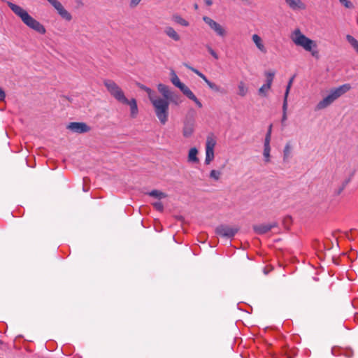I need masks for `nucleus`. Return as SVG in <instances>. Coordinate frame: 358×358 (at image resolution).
I'll list each match as a JSON object with an SVG mask.
<instances>
[{"instance_id":"obj_1","label":"nucleus","mask_w":358,"mask_h":358,"mask_svg":"<svg viewBox=\"0 0 358 358\" xmlns=\"http://www.w3.org/2000/svg\"><path fill=\"white\" fill-rule=\"evenodd\" d=\"M7 4L10 10L30 29L36 31L41 34H45L46 29L45 27L38 21L32 17L25 10L18 5L10 1H8Z\"/></svg>"},{"instance_id":"obj_2","label":"nucleus","mask_w":358,"mask_h":358,"mask_svg":"<svg viewBox=\"0 0 358 358\" xmlns=\"http://www.w3.org/2000/svg\"><path fill=\"white\" fill-rule=\"evenodd\" d=\"M155 113L162 124H165L169 120V100L162 99L157 94L150 100Z\"/></svg>"},{"instance_id":"obj_3","label":"nucleus","mask_w":358,"mask_h":358,"mask_svg":"<svg viewBox=\"0 0 358 358\" xmlns=\"http://www.w3.org/2000/svg\"><path fill=\"white\" fill-rule=\"evenodd\" d=\"M350 89L351 85L348 83L331 89L329 94L317 104L316 109L322 110L328 107L337 99L350 91Z\"/></svg>"},{"instance_id":"obj_4","label":"nucleus","mask_w":358,"mask_h":358,"mask_svg":"<svg viewBox=\"0 0 358 358\" xmlns=\"http://www.w3.org/2000/svg\"><path fill=\"white\" fill-rule=\"evenodd\" d=\"M291 39L297 46L302 47L305 50L311 52L313 57H317L318 52L313 51V48H316V43L303 34L299 29H295L291 36Z\"/></svg>"},{"instance_id":"obj_5","label":"nucleus","mask_w":358,"mask_h":358,"mask_svg":"<svg viewBox=\"0 0 358 358\" xmlns=\"http://www.w3.org/2000/svg\"><path fill=\"white\" fill-rule=\"evenodd\" d=\"M170 74L172 84L179 88L182 94L189 99L194 101L199 108H201L203 107L201 102L197 99L191 90L180 80L176 72L173 70H171Z\"/></svg>"},{"instance_id":"obj_6","label":"nucleus","mask_w":358,"mask_h":358,"mask_svg":"<svg viewBox=\"0 0 358 358\" xmlns=\"http://www.w3.org/2000/svg\"><path fill=\"white\" fill-rule=\"evenodd\" d=\"M104 86L110 95L120 103H127V99L124 96L122 90L112 80H105Z\"/></svg>"},{"instance_id":"obj_7","label":"nucleus","mask_w":358,"mask_h":358,"mask_svg":"<svg viewBox=\"0 0 358 358\" xmlns=\"http://www.w3.org/2000/svg\"><path fill=\"white\" fill-rule=\"evenodd\" d=\"M202 19L203 22L208 24V27L216 34L217 36L221 38H224L227 36V31L226 29L220 24L208 16H203Z\"/></svg>"},{"instance_id":"obj_8","label":"nucleus","mask_w":358,"mask_h":358,"mask_svg":"<svg viewBox=\"0 0 358 358\" xmlns=\"http://www.w3.org/2000/svg\"><path fill=\"white\" fill-rule=\"evenodd\" d=\"M239 228L237 227H231L227 224H221L216 227V234L227 238H232L238 231Z\"/></svg>"},{"instance_id":"obj_9","label":"nucleus","mask_w":358,"mask_h":358,"mask_svg":"<svg viewBox=\"0 0 358 358\" xmlns=\"http://www.w3.org/2000/svg\"><path fill=\"white\" fill-rule=\"evenodd\" d=\"M185 67H187L188 69L191 70L192 72L196 73L197 76H199L208 85V86L213 91L217 92H221L224 93V90L219 85H216L215 83L210 81L207 77L200 72L199 70L190 66L187 64H184Z\"/></svg>"},{"instance_id":"obj_10","label":"nucleus","mask_w":358,"mask_h":358,"mask_svg":"<svg viewBox=\"0 0 358 358\" xmlns=\"http://www.w3.org/2000/svg\"><path fill=\"white\" fill-rule=\"evenodd\" d=\"M216 141L212 137H208L206 143V159L205 164H210L214 159V148Z\"/></svg>"},{"instance_id":"obj_11","label":"nucleus","mask_w":358,"mask_h":358,"mask_svg":"<svg viewBox=\"0 0 358 358\" xmlns=\"http://www.w3.org/2000/svg\"><path fill=\"white\" fill-rule=\"evenodd\" d=\"M57 11L58 14L62 18L66 21H71L72 20L71 14L66 10L62 4L57 0H47Z\"/></svg>"},{"instance_id":"obj_12","label":"nucleus","mask_w":358,"mask_h":358,"mask_svg":"<svg viewBox=\"0 0 358 358\" xmlns=\"http://www.w3.org/2000/svg\"><path fill=\"white\" fill-rule=\"evenodd\" d=\"M66 128L72 132L77 134L87 133L91 130V127L85 122H70Z\"/></svg>"},{"instance_id":"obj_13","label":"nucleus","mask_w":358,"mask_h":358,"mask_svg":"<svg viewBox=\"0 0 358 358\" xmlns=\"http://www.w3.org/2000/svg\"><path fill=\"white\" fill-rule=\"evenodd\" d=\"M266 83L264 84L259 89V94L262 96H266L268 94V91L271 89L274 76L275 73L274 72H266Z\"/></svg>"},{"instance_id":"obj_14","label":"nucleus","mask_w":358,"mask_h":358,"mask_svg":"<svg viewBox=\"0 0 358 358\" xmlns=\"http://www.w3.org/2000/svg\"><path fill=\"white\" fill-rule=\"evenodd\" d=\"M278 223L273 222L269 224H262L259 225H254L253 230L257 234H264L271 230L273 228L277 227Z\"/></svg>"},{"instance_id":"obj_15","label":"nucleus","mask_w":358,"mask_h":358,"mask_svg":"<svg viewBox=\"0 0 358 358\" xmlns=\"http://www.w3.org/2000/svg\"><path fill=\"white\" fill-rule=\"evenodd\" d=\"M195 122L194 120H185L182 128V135L185 138L190 137L194 131Z\"/></svg>"},{"instance_id":"obj_16","label":"nucleus","mask_w":358,"mask_h":358,"mask_svg":"<svg viewBox=\"0 0 358 358\" xmlns=\"http://www.w3.org/2000/svg\"><path fill=\"white\" fill-rule=\"evenodd\" d=\"M285 3L293 10L306 8V5L301 0H285Z\"/></svg>"},{"instance_id":"obj_17","label":"nucleus","mask_w":358,"mask_h":358,"mask_svg":"<svg viewBox=\"0 0 358 358\" xmlns=\"http://www.w3.org/2000/svg\"><path fill=\"white\" fill-rule=\"evenodd\" d=\"M122 103L129 105L130 106L131 117L132 118H135L138 113V109L136 100L135 99H131V100L127 99V103Z\"/></svg>"},{"instance_id":"obj_18","label":"nucleus","mask_w":358,"mask_h":358,"mask_svg":"<svg viewBox=\"0 0 358 358\" xmlns=\"http://www.w3.org/2000/svg\"><path fill=\"white\" fill-rule=\"evenodd\" d=\"M165 34L174 41H179L180 39V35L172 27H166L164 29Z\"/></svg>"},{"instance_id":"obj_19","label":"nucleus","mask_w":358,"mask_h":358,"mask_svg":"<svg viewBox=\"0 0 358 358\" xmlns=\"http://www.w3.org/2000/svg\"><path fill=\"white\" fill-rule=\"evenodd\" d=\"M252 41L256 45L257 48L263 53H266L267 52L262 38L257 34H253L252 37Z\"/></svg>"},{"instance_id":"obj_20","label":"nucleus","mask_w":358,"mask_h":358,"mask_svg":"<svg viewBox=\"0 0 358 358\" xmlns=\"http://www.w3.org/2000/svg\"><path fill=\"white\" fill-rule=\"evenodd\" d=\"M157 90L162 95V99H167L169 97V96L171 94V93L173 92L172 91L170 90L169 86H167L164 84H162V83H159L157 85Z\"/></svg>"},{"instance_id":"obj_21","label":"nucleus","mask_w":358,"mask_h":358,"mask_svg":"<svg viewBox=\"0 0 358 358\" xmlns=\"http://www.w3.org/2000/svg\"><path fill=\"white\" fill-rule=\"evenodd\" d=\"M167 100H169V104L171 103L176 106H179L182 102L181 96L174 92L171 93Z\"/></svg>"},{"instance_id":"obj_22","label":"nucleus","mask_w":358,"mask_h":358,"mask_svg":"<svg viewBox=\"0 0 358 358\" xmlns=\"http://www.w3.org/2000/svg\"><path fill=\"white\" fill-rule=\"evenodd\" d=\"M198 150L196 148H192L189 150L188 154V160L192 162H198L199 159L197 157Z\"/></svg>"},{"instance_id":"obj_23","label":"nucleus","mask_w":358,"mask_h":358,"mask_svg":"<svg viewBox=\"0 0 358 358\" xmlns=\"http://www.w3.org/2000/svg\"><path fill=\"white\" fill-rule=\"evenodd\" d=\"M173 20L176 23H177L180 25H182L183 27H188L189 25V23L188 21H187L186 20L182 18L180 15H177V14L173 15Z\"/></svg>"},{"instance_id":"obj_24","label":"nucleus","mask_w":358,"mask_h":358,"mask_svg":"<svg viewBox=\"0 0 358 358\" xmlns=\"http://www.w3.org/2000/svg\"><path fill=\"white\" fill-rule=\"evenodd\" d=\"M137 86L140 89L143 90H144L145 92H147L148 98H149L150 100L151 99V98H153L157 94L152 90H151L150 87H146L145 85H144L143 84L137 83Z\"/></svg>"},{"instance_id":"obj_25","label":"nucleus","mask_w":358,"mask_h":358,"mask_svg":"<svg viewBox=\"0 0 358 358\" xmlns=\"http://www.w3.org/2000/svg\"><path fill=\"white\" fill-rule=\"evenodd\" d=\"M346 40L358 53V41L350 34L346 36Z\"/></svg>"},{"instance_id":"obj_26","label":"nucleus","mask_w":358,"mask_h":358,"mask_svg":"<svg viewBox=\"0 0 358 358\" xmlns=\"http://www.w3.org/2000/svg\"><path fill=\"white\" fill-rule=\"evenodd\" d=\"M148 195L159 199L166 198L167 196L165 193L157 189L148 192Z\"/></svg>"},{"instance_id":"obj_27","label":"nucleus","mask_w":358,"mask_h":358,"mask_svg":"<svg viewBox=\"0 0 358 358\" xmlns=\"http://www.w3.org/2000/svg\"><path fill=\"white\" fill-rule=\"evenodd\" d=\"M292 146L290 143H287L283 150V160L287 161L291 155Z\"/></svg>"},{"instance_id":"obj_28","label":"nucleus","mask_w":358,"mask_h":358,"mask_svg":"<svg viewBox=\"0 0 358 358\" xmlns=\"http://www.w3.org/2000/svg\"><path fill=\"white\" fill-rule=\"evenodd\" d=\"M238 95L241 96H245L246 94L248 93V87L245 86V83L243 82H240L238 85Z\"/></svg>"},{"instance_id":"obj_29","label":"nucleus","mask_w":358,"mask_h":358,"mask_svg":"<svg viewBox=\"0 0 358 358\" xmlns=\"http://www.w3.org/2000/svg\"><path fill=\"white\" fill-rule=\"evenodd\" d=\"M287 106H288L287 101L283 100V103H282V120H281V123H282V125L285 124V121L287 119Z\"/></svg>"},{"instance_id":"obj_30","label":"nucleus","mask_w":358,"mask_h":358,"mask_svg":"<svg viewBox=\"0 0 358 358\" xmlns=\"http://www.w3.org/2000/svg\"><path fill=\"white\" fill-rule=\"evenodd\" d=\"M270 152H271V146L270 145H264V152L263 155L264 157V161L266 162H270Z\"/></svg>"},{"instance_id":"obj_31","label":"nucleus","mask_w":358,"mask_h":358,"mask_svg":"<svg viewBox=\"0 0 358 358\" xmlns=\"http://www.w3.org/2000/svg\"><path fill=\"white\" fill-rule=\"evenodd\" d=\"M294 76H293L289 80L288 83H287V87H286V90H285V95H284V99L283 100H286L287 101V98H288V95H289V91H290V89H291V87L292 85V83H293V81H294Z\"/></svg>"},{"instance_id":"obj_32","label":"nucleus","mask_w":358,"mask_h":358,"mask_svg":"<svg viewBox=\"0 0 358 358\" xmlns=\"http://www.w3.org/2000/svg\"><path fill=\"white\" fill-rule=\"evenodd\" d=\"M222 175L220 171L212 170L210 173V177L213 178L215 180H218Z\"/></svg>"},{"instance_id":"obj_33","label":"nucleus","mask_w":358,"mask_h":358,"mask_svg":"<svg viewBox=\"0 0 358 358\" xmlns=\"http://www.w3.org/2000/svg\"><path fill=\"white\" fill-rule=\"evenodd\" d=\"M350 180V179H346V180H345L343 182V183H342L341 186V187H340L336 190V194L337 195L340 194L343 191V189L345 188V187H346V186L348 185V184L349 183Z\"/></svg>"},{"instance_id":"obj_34","label":"nucleus","mask_w":358,"mask_h":358,"mask_svg":"<svg viewBox=\"0 0 358 358\" xmlns=\"http://www.w3.org/2000/svg\"><path fill=\"white\" fill-rule=\"evenodd\" d=\"M339 2L347 8H353L354 6L352 3L348 0H338Z\"/></svg>"},{"instance_id":"obj_35","label":"nucleus","mask_w":358,"mask_h":358,"mask_svg":"<svg viewBox=\"0 0 358 358\" xmlns=\"http://www.w3.org/2000/svg\"><path fill=\"white\" fill-rule=\"evenodd\" d=\"M152 206L157 211L162 212L164 210V205L160 201L153 203Z\"/></svg>"},{"instance_id":"obj_36","label":"nucleus","mask_w":358,"mask_h":358,"mask_svg":"<svg viewBox=\"0 0 358 358\" xmlns=\"http://www.w3.org/2000/svg\"><path fill=\"white\" fill-rule=\"evenodd\" d=\"M271 138V134H269V132H266L265 139H264V145H270Z\"/></svg>"},{"instance_id":"obj_37","label":"nucleus","mask_w":358,"mask_h":358,"mask_svg":"<svg viewBox=\"0 0 358 358\" xmlns=\"http://www.w3.org/2000/svg\"><path fill=\"white\" fill-rule=\"evenodd\" d=\"M207 49H208V50L209 53H210V55H212L215 59H218V55H217V54L215 52V50H213L212 49V48H211V47H210V46H207Z\"/></svg>"},{"instance_id":"obj_38","label":"nucleus","mask_w":358,"mask_h":358,"mask_svg":"<svg viewBox=\"0 0 358 358\" xmlns=\"http://www.w3.org/2000/svg\"><path fill=\"white\" fill-rule=\"evenodd\" d=\"M6 98V93L5 92L0 88V101H3Z\"/></svg>"},{"instance_id":"obj_39","label":"nucleus","mask_w":358,"mask_h":358,"mask_svg":"<svg viewBox=\"0 0 358 358\" xmlns=\"http://www.w3.org/2000/svg\"><path fill=\"white\" fill-rule=\"evenodd\" d=\"M141 0H131L130 1V6L131 7H135L136 6Z\"/></svg>"},{"instance_id":"obj_40","label":"nucleus","mask_w":358,"mask_h":358,"mask_svg":"<svg viewBox=\"0 0 358 358\" xmlns=\"http://www.w3.org/2000/svg\"><path fill=\"white\" fill-rule=\"evenodd\" d=\"M292 222V218L290 216H287L284 218L283 222L285 224H289Z\"/></svg>"},{"instance_id":"obj_41","label":"nucleus","mask_w":358,"mask_h":358,"mask_svg":"<svg viewBox=\"0 0 358 358\" xmlns=\"http://www.w3.org/2000/svg\"><path fill=\"white\" fill-rule=\"evenodd\" d=\"M205 3L208 6H210L213 4L212 0H205Z\"/></svg>"},{"instance_id":"obj_42","label":"nucleus","mask_w":358,"mask_h":358,"mask_svg":"<svg viewBox=\"0 0 358 358\" xmlns=\"http://www.w3.org/2000/svg\"><path fill=\"white\" fill-rule=\"evenodd\" d=\"M267 132H269V134H271V132H272V124H270L268 128V131Z\"/></svg>"},{"instance_id":"obj_43","label":"nucleus","mask_w":358,"mask_h":358,"mask_svg":"<svg viewBox=\"0 0 358 358\" xmlns=\"http://www.w3.org/2000/svg\"><path fill=\"white\" fill-rule=\"evenodd\" d=\"M194 8L195 10H197L198 8H199L198 4L197 3H194Z\"/></svg>"},{"instance_id":"obj_44","label":"nucleus","mask_w":358,"mask_h":358,"mask_svg":"<svg viewBox=\"0 0 358 358\" xmlns=\"http://www.w3.org/2000/svg\"><path fill=\"white\" fill-rule=\"evenodd\" d=\"M287 357H288L289 358H290V357H291V355L287 353Z\"/></svg>"},{"instance_id":"obj_45","label":"nucleus","mask_w":358,"mask_h":358,"mask_svg":"<svg viewBox=\"0 0 358 358\" xmlns=\"http://www.w3.org/2000/svg\"><path fill=\"white\" fill-rule=\"evenodd\" d=\"M357 24H358V17H357Z\"/></svg>"},{"instance_id":"obj_46","label":"nucleus","mask_w":358,"mask_h":358,"mask_svg":"<svg viewBox=\"0 0 358 358\" xmlns=\"http://www.w3.org/2000/svg\"><path fill=\"white\" fill-rule=\"evenodd\" d=\"M1 343V341H0V344Z\"/></svg>"}]
</instances>
